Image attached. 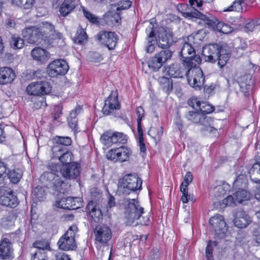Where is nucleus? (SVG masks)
Segmentation results:
<instances>
[{
  "label": "nucleus",
  "instance_id": "obj_1",
  "mask_svg": "<svg viewBox=\"0 0 260 260\" xmlns=\"http://www.w3.org/2000/svg\"><path fill=\"white\" fill-rule=\"evenodd\" d=\"M203 55L206 61L215 63L218 61L220 68L223 67L230 58V50L226 44H209L203 48Z\"/></svg>",
  "mask_w": 260,
  "mask_h": 260
},
{
  "label": "nucleus",
  "instance_id": "obj_2",
  "mask_svg": "<svg viewBox=\"0 0 260 260\" xmlns=\"http://www.w3.org/2000/svg\"><path fill=\"white\" fill-rule=\"evenodd\" d=\"M144 208L136 199H129L125 206L124 215L126 223L128 225H133L136 221L140 219L144 213Z\"/></svg>",
  "mask_w": 260,
  "mask_h": 260
},
{
  "label": "nucleus",
  "instance_id": "obj_3",
  "mask_svg": "<svg viewBox=\"0 0 260 260\" xmlns=\"http://www.w3.org/2000/svg\"><path fill=\"white\" fill-rule=\"evenodd\" d=\"M142 181L137 174H128L119 181V191L124 194H129L131 191L141 189Z\"/></svg>",
  "mask_w": 260,
  "mask_h": 260
},
{
  "label": "nucleus",
  "instance_id": "obj_4",
  "mask_svg": "<svg viewBox=\"0 0 260 260\" xmlns=\"http://www.w3.org/2000/svg\"><path fill=\"white\" fill-rule=\"evenodd\" d=\"M195 63L192 66L188 68L186 71V77L188 84L196 89H201L203 86L205 77L202 69Z\"/></svg>",
  "mask_w": 260,
  "mask_h": 260
},
{
  "label": "nucleus",
  "instance_id": "obj_5",
  "mask_svg": "<svg viewBox=\"0 0 260 260\" xmlns=\"http://www.w3.org/2000/svg\"><path fill=\"white\" fill-rule=\"evenodd\" d=\"M78 231L76 225H71L66 233L59 239L58 247L63 250H74L76 247L75 236Z\"/></svg>",
  "mask_w": 260,
  "mask_h": 260
},
{
  "label": "nucleus",
  "instance_id": "obj_6",
  "mask_svg": "<svg viewBox=\"0 0 260 260\" xmlns=\"http://www.w3.org/2000/svg\"><path fill=\"white\" fill-rule=\"evenodd\" d=\"M195 53V50L190 44L185 42L182 44L180 55L187 68L192 66L195 63L199 64L201 62L200 56L196 55Z\"/></svg>",
  "mask_w": 260,
  "mask_h": 260
},
{
  "label": "nucleus",
  "instance_id": "obj_7",
  "mask_svg": "<svg viewBox=\"0 0 260 260\" xmlns=\"http://www.w3.org/2000/svg\"><path fill=\"white\" fill-rule=\"evenodd\" d=\"M131 149L126 146H121L109 150L106 154L107 158L114 162H123L128 161L132 155Z\"/></svg>",
  "mask_w": 260,
  "mask_h": 260
},
{
  "label": "nucleus",
  "instance_id": "obj_8",
  "mask_svg": "<svg viewBox=\"0 0 260 260\" xmlns=\"http://www.w3.org/2000/svg\"><path fill=\"white\" fill-rule=\"evenodd\" d=\"M95 243L100 246H107L112 238V231L105 224L98 225L93 231Z\"/></svg>",
  "mask_w": 260,
  "mask_h": 260
},
{
  "label": "nucleus",
  "instance_id": "obj_9",
  "mask_svg": "<svg viewBox=\"0 0 260 260\" xmlns=\"http://www.w3.org/2000/svg\"><path fill=\"white\" fill-rule=\"evenodd\" d=\"M69 66L63 59H57L52 61L48 66L47 72L51 77L64 75L68 71Z\"/></svg>",
  "mask_w": 260,
  "mask_h": 260
},
{
  "label": "nucleus",
  "instance_id": "obj_10",
  "mask_svg": "<svg viewBox=\"0 0 260 260\" xmlns=\"http://www.w3.org/2000/svg\"><path fill=\"white\" fill-rule=\"evenodd\" d=\"M52 87L46 81L32 82L26 87L27 93L31 95H44L49 93L51 91Z\"/></svg>",
  "mask_w": 260,
  "mask_h": 260
},
{
  "label": "nucleus",
  "instance_id": "obj_11",
  "mask_svg": "<svg viewBox=\"0 0 260 260\" xmlns=\"http://www.w3.org/2000/svg\"><path fill=\"white\" fill-rule=\"evenodd\" d=\"M96 39L107 47L109 50L115 49L118 40V36L114 32L101 30L96 35Z\"/></svg>",
  "mask_w": 260,
  "mask_h": 260
},
{
  "label": "nucleus",
  "instance_id": "obj_12",
  "mask_svg": "<svg viewBox=\"0 0 260 260\" xmlns=\"http://www.w3.org/2000/svg\"><path fill=\"white\" fill-rule=\"evenodd\" d=\"M39 28L41 34H42L43 40L44 41L62 38V34L56 32L54 26L48 22H42Z\"/></svg>",
  "mask_w": 260,
  "mask_h": 260
},
{
  "label": "nucleus",
  "instance_id": "obj_13",
  "mask_svg": "<svg viewBox=\"0 0 260 260\" xmlns=\"http://www.w3.org/2000/svg\"><path fill=\"white\" fill-rule=\"evenodd\" d=\"M18 203L17 197L13 191L7 187H0V204L14 208Z\"/></svg>",
  "mask_w": 260,
  "mask_h": 260
},
{
  "label": "nucleus",
  "instance_id": "obj_14",
  "mask_svg": "<svg viewBox=\"0 0 260 260\" xmlns=\"http://www.w3.org/2000/svg\"><path fill=\"white\" fill-rule=\"evenodd\" d=\"M22 34L24 39L30 44H40L43 41L39 27L32 26L26 28L23 30Z\"/></svg>",
  "mask_w": 260,
  "mask_h": 260
},
{
  "label": "nucleus",
  "instance_id": "obj_15",
  "mask_svg": "<svg viewBox=\"0 0 260 260\" xmlns=\"http://www.w3.org/2000/svg\"><path fill=\"white\" fill-rule=\"evenodd\" d=\"M157 43L158 46L162 49L169 48L175 42L172 31L169 28L160 30L158 31Z\"/></svg>",
  "mask_w": 260,
  "mask_h": 260
},
{
  "label": "nucleus",
  "instance_id": "obj_16",
  "mask_svg": "<svg viewBox=\"0 0 260 260\" xmlns=\"http://www.w3.org/2000/svg\"><path fill=\"white\" fill-rule=\"evenodd\" d=\"M120 107V106L118 101L117 92L112 91L105 101L102 111L105 115H108L114 113L115 110L119 109Z\"/></svg>",
  "mask_w": 260,
  "mask_h": 260
},
{
  "label": "nucleus",
  "instance_id": "obj_17",
  "mask_svg": "<svg viewBox=\"0 0 260 260\" xmlns=\"http://www.w3.org/2000/svg\"><path fill=\"white\" fill-rule=\"evenodd\" d=\"M55 206L63 209L75 210L80 208L82 206V203L79 198H62L56 201Z\"/></svg>",
  "mask_w": 260,
  "mask_h": 260
},
{
  "label": "nucleus",
  "instance_id": "obj_18",
  "mask_svg": "<svg viewBox=\"0 0 260 260\" xmlns=\"http://www.w3.org/2000/svg\"><path fill=\"white\" fill-rule=\"evenodd\" d=\"M52 158L58 159L64 165L72 164L74 156L71 151L67 149H61L58 147H55L54 152H52Z\"/></svg>",
  "mask_w": 260,
  "mask_h": 260
},
{
  "label": "nucleus",
  "instance_id": "obj_19",
  "mask_svg": "<svg viewBox=\"0 0 260 260\" xmlns=\"http://www.w3.org/2000/svg\"><path fill=\"white\" fill-rule=\"evenodd\" d=\"M0 257L4 260L14 258L12 244L7 237L3 238L0 242Z\"/></svg>",
  "mask_w": 260,
  "mask_h": 260
},
{
  "label": "nucleus",
  "instance_id": "obj_20",
  "mask_svg": "<svg viewBox=\"0 0 260 260\" xmlns=\"http://www.w3.org/2000/svg\"><path fill=\"white\" fill-rule=\"evenodd\" d=\"M193 176L190 172H187L185 174L184 178V181L181 183L180 190L182 193L181 200L183 203H187L189 200L192 201L193 198L188 194V186L189 184L192 181Z\"/></svg>",
  "mask_w": 260,
  "mask_h": 260
},
{
  "label": "nucleus",
  "instance_id": "obj_21",
  "mask_svg": "<svg viewBox=\"0 0 260 260\" xmlns=\"http://www.w3.org/2000/svg\"><path fill=\"white\" fill-rule=\"evenodd\" d=\"M79 165L77 162L72 164L63 165L61 170V173L64 178L68 179H75L80 174Z\"/></svg>",
  "mask_w": 260,
  "mask_h": 260
},
{
  "label": "nucleus",
  "instance_id": "obj_22",
  "mask_svg": "<svg viewBox=\"0 0 260 260\" xmlns=\"http://www.w3.org/2000/svg\"><path fill=\"white\" fill-rule=\"evenodd\" d=\"M187 66L183 62L182 65L178 63H173L167 69V73L171 77L182 78L186 76V71L188 70Z\"/></svg>",
  "mask_w": 260,
  "mask_h": 260
},
{
  "label": "nucleus",
  "instance_id": "obj_23",
  "mask_svg": "<svg viewBox=\"0 0 260 260\" xmlns=\"http://www.w3.org/2000/svg\"><path fill=\"white\" fill-rule=\"evenodd\" d=\"M16 77L14 71L11 68H0V84L5 85L12 83Z\"/></svg>",
  "mask_w": 260,
  "mask_h": 260
},
{
  "label": "nucleus",
  "instance_id": "obj_24",
  "mask_svg": "<svg viewBox=\"0 0 260 260\" xmlns=\"http://www.w3.org/2000/svg\"><path fill=\"white\" fill-rule=\"evenodd\" d=\"M251 222L250 217L243 211H239L236 214L234 223L238 228H244Z\"/></svg>",
  "mask_w": 260,
  "mask_h": 260
},
{
  "label": "nucleus",
  "instance_id": "obj_25",
  "mask_svg": "<svg viewBox=\"0 0 260 260\" xmlns=\"http://www.w3.org/2000/svg\"><path fill=\"white\" fill-rule=\"evenodd\" d=\"M72 140L69 137H62L56 136L52 139L53 144L52 147V151L54 152L55 147H58L61 149H67V146L72 144Z\"/></svg>",
  "mask_w": 260,
  "mask_h": 260
},
{
  "label": "nucleus",
  "instance_id": "obj_26",
  "mask_svg": "<svg viewBox=\"0 0 260 260\" xmlns=\"http://www.w3.org/2000/svg\"><path fill=\"white\" fill-rule=\"evenodd\" d=\"M146 32L147 34V41L148 42L146 46V51L148 53H152L155 49V40L154 38V26L151 23L149 24V26L146 29Z\"/></svg>",
  "mask_w": 260,
  "mask_h": 260
},
{
  "label": "nucleus",
  "instance_id": "obj_27",
  "mask_svg": "<svg viewBox=\"0 0 260 260\" xmlns=\"http://www.w3.org/2000/svg\"><path fill=\"white\" fill-rule=\"evenodd\" d=\"M209 223L216 232L223 231L226 226L224 218L220 214H216L212 217L209 220Z\"/></svg>",
  "mask_w": 260,
  "mask_h": 260
},
{
  "label": "nucleus",
  "instance_id": "obj_28",
  "mask_svg": "<svg viewBox=\"0 0 260 260\" xmlns=\"http://www.w3.org/2000/svg\"><path fill=\"white\" fill-rule=\"evenodd\" d=\"M76 4L74 0H64L59 7V13L61 16L66 17L71 13L76 8Z\"/></svg>",
  "mask_w": 260,
  "mask_h": 260
},
{
  "label": "nucleus",
  "instance_id": "obj_29",
  "mask_svg": "<svg viewBox=\"0 0 260 260\" xmlns=\"http://www.w3.org/2000/svg\"><path fill=\"white\" fill-rule=\"evenodd\" d=\"M86 208L89 211L90 216L95 222H99L102 218L103 214L101 209L93 201H91L88 203Z\"/></svg>",
  "mask_w": 260,
  "mask_h": 260
},
{
  "label": "nucleus",
  "instance_id": "obj_30",
  "mask_svg": "<svg viewBox=\"0 0 260 260\" xmlns=\"http://www.w3.org/2000/svg\"><path fill=\"white\" fill-rule=\"evenodd\" d=\"M158 81L160 88L165 92L169 94L173 89V80L168 77H160Z\"/></svg>",
  "mask_w": 260,
  "mask_h": 260
},
{
  "label": "nucleus",
  "instance_id": "obj_31",
  "mask_svg": "<svg viewBox=\"0 0 260 260\" xmlns=\"http://www.w3.org/2000/svg\"><path fill=\"white\" fill-rule=\"evenodd\" d=\"M31 55L34 59L42 62L47 60L49 57L48 53L40 47L34 48L31 52Z\"/></svg>",
  "mask_w": 260,
  "mask_h": 260
},
{
  "label": "nucleus",
  "instance_id": "obj_32",
  "mask_svg": "<svg viewBox=\"0 0 260 260\" xmlns=\"http://www.w3.org/2000/svg\"><path fill=\"white\" fill-rule=\"evenodd\" d=\"M22 176V172L21 170L16 169L10 171L8 168V170L6 171V174L2 178H4L8 176L12 183H17L20 181Z\"/></svg>",
  "mask_w": 260,
  "mask_h": 260
},
{
  "label": "nucleus",
  "instance_id": "obj_33",
  "mask_svg": "<svg viewBox=\"0 0 260 260\" xmlns=\"http://www.w3.org/2000/svg\"><path fill=\"white\" fill-rule=\"evenodd\" d=\"M249 173L253 182L260 183V164L255 163L249 170Z\"/></svg>",
  "mask_w": 260,
  "mask_h": 260
},
{
  "label": "nucleus",
  "instance_id": "obj_34",
  "mask_svg": "<svg viewBox=\"0 0 260 260\" xmlns=\"http://www.w3.org/2000/svg\"><path fill=\"white\" fill-rule=\"evenodd\" d=\"M185 117L188 120L196 123H202L205 118V116L201 113L193 111H189Z\"/></svg>",
  "mask_w": 260,
  "mask_h": 260
},
{
  "label": "nucleus",
  "instance_id": "obj_35",
  "mask_svg": "<svg viewBox=\"0 0 260 260\" xmlns=\"http://www.w3.org/2000/svg\"><path fill=\"white\" fill-rule=\"evenodd\" d=\"M186 16L192 18H198L202 20L206 21V23L208 25H212L213 23H215L212 20L209 18V17L206 15L203 14L199 11H196L193 12H187L185 13Z\"/></svg>",
  "mask_w": 260,
  "mask_h": 260
},
{
  "label": "nucleus",
  "instance_id": "obj_36",
  "mask_svg": "<svg viewBox=\"0 0 260 260\" xmlns=\"http://www.w3.org/2000/svg\"><path fill=\"white\" fill-rule=\"evenodd\" d=\"M234 196L237 202L242 203L243 202L248 201L250 199V194L245 189H240L234 194Z\"/></svg>",
  "mask_w": 260,
  "mask_h": 260
},
{
  "label": "nucleus",
  "instance_id": "obj_37",
  "mask_svg": "<svg viewBox=\"0 0 260 260\" xmlns=\"http://www.w3.org/2000/svg\"><path fill=\"white\" fill-rule=\"evenodd\" d=\"M10 45L13 49H19L24 47V43L22 39L18 36L14 35L11 37L10 40Z\"/></svg>",
  "mask_w": 260,
  "mask_h": 260
},
{
  "label": "nucleus",
  "instance_id": "obj_38",
  "mask_svg": "<svg viewBox=\"0 0 260 260\" xmlns=\"http://www.w3.org/2000/svg\"><path fill=\"white\" fill-rule=\"evenodd\" d=\"M33 198L36 201H42L46 196V193L43 188L41 186L36 187L32 190Z\"/></svg>",
  "mask_w": 260,
  "mask_h": 260
},
{
  "label": "nucleus",
  "instance_id": "obj_39",
  "mask_svg": "<svg viewBox=\"0 0 260 260\" xmlns=\"http://www.w3.org/2000/svg\"><path fill=\"white\" fill-rule=\"evenodd\" d=\"M244 5V0H236L232 5L226 9L224 10V12L227 11H242L243 6Z\"/></svg>",
  "mask_w": 260,
  "mask_h": 260
},
{
  "label": "nucleus",
  "instance_id": "obj_40",
  "mask_svg": "<svg viewBox=\"0 0 260 260\" xmlns=\"http://www.w3.org/2000/svg\"><path fill=\"white\" fill-rule=\"evenodd\" d=\"M162 63L158 60L156 56H154L148 62V65L149 69L153 71H157L162 66Z\"/></svg>",
  "mask_w": 260,
  "mask_h": 260
},
{
  "label": "nucleus",
  "instance_id": "obj_41",
  "mask_svg": "<svg viewBox=\"0 0 260 260\" xmlns=\"http://www.w3.org/2000/svg\"><path fill=\"white\" fill-rule=\"evenodd\" d=\"M172 55V51L169 50H166L160 51L155 55V56L163 63L171 58Z\"/></svg>",
  "mask_w": 260,
  "mask_h": 260
},
{
  "label": "nucleus",
  "instance_id": "obj_42",
  "mask_svg": "<svg viewBox=\"0 0 260 260\" xmlns=\"http://www.w3.org/2000/svg\"><path fill=\"white\" fill-rule=\"evenodd\" d=\"M216 29L220 32L228 34L231 32L233 29L229 24L224 23L223 22H218L216 24Z\"/></svg>",
  "mask_w": 260,
  "mask_h": 260
},
{
  "label": "nucleus",
  "instance_id": "obj_43",
  "mask_svg": "<svg viewBox=\"0 0 260 260\" xmlns=\"http://www.w3.org/2000/svg\"><path fill=\"white\" fill-rule=\"evenodd\" d=\"M33 246L37 248V251H44L45 250H50V247L49 242L45 240L38 241L34 243Z\"/></svg>",
  "mask_w": 260,
  "mask_h": 260
},
{
  "label": "nucleus",
  "instance_id": "obj_44",
  "mask_svg": "<svg viewBox=\"0 0 260 260\" xmlns=\"http://www.w3.org/2000/svg\"><path fill=\"white\" fill-rule=\"evenodd\" d=\"M76 40L79 44H82L87 40V36L86 31L83 28L77 30L76 35Z\"/></svg>",
  "mask_w": 260,
  "mask_h": 260
},
{
  "label": "nucleus",
  "instance_id": "obj_45",
  "mask_svg": "<svg viewBox=\"0 0 260 260\" xmlns=\"http://www.w3.org/2000/svg\"><path fill=\"white\" fill-rule=\"evenodd\" d=\"M125 135H124L122 133H112V144H116L117 143H124L126 141L125 137Z\"/></svg>",
  "mask_w": 260,
  "mask_h": 260
},
{
  "label": "nucleus",
  "instance_id": "obj_46",
  "mask_svg": "<svg viewBox=\"0 0 260 260\" xmlns=\"http://www.w3.org/2000/svg\"><path fill=\"white\" fill-rule=\"evenodd\" d=\"M199 108H200L201 113L203 115L211 113L214 110V108L211 105L206 102H201V105L199 106Z\"/></svg>",
  "mask_w": 260,
  "mask_h": 260
},
{
  "label": "nucleus",
  "instance_id": "obj_47",
  "mask_svg": "<svg viewBox=\"0 0 260 260\" xmlns=\"http://www.w3.org/2000/svg\"><path fill=\"white\" fill-rule=\"evenodd\" d=\"M112 133L106 132L104 133L101 137V142L106 146L110 147L112 145Z\"/></svg>",
  "mask_w": 260,
  "mask_h": 260
},
{
  "label": "nucleus",
  "instance_id": "obj_48",
  "mask_svg": "<svg viewBox=\"0 0 260 260\" xmlns=\"http://www.w3.org/2000/svg\"><path fill=\"white\" fill-rule=\"evenodd\" d=\"M213 0H189V3L190 6L194 9V11H198L197 8L201 10V7L203 3H210L212 2Z\"/></svg>",
  "mask_w": 260,
  "mask_h": 260
},
{
  "label": "nucleus",
  "instance_id": "obj_49",
  "mask_svg": "<svg viewBox=\"0 0 260 260\" xmlns=\"http://www.w3.org/2000/svg\"><path fill=\"white\" fill-rule=\"evenodd\" d=\"M83 12L84 16L88 19L90 22L97 24L99 23L98 17L95 16L94 14L91 13L90 12L87 11L84 8H83Z\"/></svg>",
  "mask_w": 260,
  "mask_h": 260
},
{
  "label": "nucleus",
  "instance_id": "obj_50",
  "mask_svg": "<svg viewBox=\"0 0 260 260\" xmlns=\"http://www.w3.org/2000/svg\"><path fill=\"white\" fill-rule=\"evenodd\" d=\"M56 174L51 172H46L44 173L41 176V180L43 181L46 180L49 182H52L55 178Z\"/></svg>",
  "mask_w": 260,
  "mask_h": 260
},
{
  "label": "nucleus",
  "instance_id": "obj_51",
  "mask_svg": "<svg viewBox=\"0 0 260 260\" xmlns=\"http://www.w3.org/2000/svg\"><path fill=\"white\" fill-rule=\"evenodd\" d=\"M31 260H47L46 252L44 251H37L32 254Z\"/></svg>",
  "mask_w": 260,
  "mask_h": 260
},
{
  "label": "nucleus",
  "instance_id": "obj_52",
  "mask_svg": "<svg viewBox=\"0 0 260 260\" xmlns=\"http://www.w3.org/2000/svg\"><path fill=\"white\" fill-rule=\"evenodd\" d=\"M48 167V168L51 171V172H53L55 173L58 172L59 171H61V170L60 164L58 163L54 162L53 161H50L49 162Z\"/></svg>",
  "mask_w": 260,
  "mask_h": 260
},
{
  "label": "nucleus",
  "instance_id": "obj_53",
  "mask_svg": "<svg viewBox=\"0 0 260 260\" xmlns=\"http://www.w3.org/2000/svg\"><path fill=\"white\" fill-rule=\"evenodd\" d=\"M236 202L237 201H235V197L232 196H229L222 200V204L225 205V206H232L234 204H236Z\"/></svg>",
  "mask_w": 260,
  "mask_h": 260
},
{
  "label": "nucleus",
  "instance_id": "obj_54",
  "mask_svg": "<svg viewBox=\"0 0 260 260\" xmlns=\"http://www.w3.org/2000/svg\"><path fill=\"white\" fill-rule=\"evenodd\" d=\"M212 252L213 248L212 246V242L209 241L208 242V244L206 248V255L207 260H212Z\"/></svg>",
  "mask_w": 260,
  "mask_h": 260
},
{
  "label": "nucleus",
  "instance_id": "obj_55",
  "mask_svg": "<svg viewBox=\"0 0 260 260\" xmlns=\"http://www.w3.org/2000/svg\"><path fill=\"white\" fill-rule=\"evenodd\" d=\"M82 111V107L81 106H78L76 108L73 110L68 117V119H77V116Z\"/></svg>",
  "mask_w": 260,
  "mask_h": 260
},
{
  "label": "nucleus",
  "instance_id": "obj_56",
  "mask_svg": "<svg viewBox=\"0 0 260 260\" xmlns=\"http://www.w3.org/2000/svg\"><path fill=\"white\" fill-rule=\"evenodd\" d=\"M132 5V2L129 0L120 2L119 4V7L117 8V10L128 9Z\"/></svg>",
  "mask_w": 260,
  "mask_h": 260
},
{
  "label": "nucleus",
  "instance_id": "obj_57",
  "mask_svg": "<svg viewBox=\"0 0 260 260\" xmlns=\"http://www.w3.org/2000/svg\"><path fill=\"white\" fill-rule=\"evenodd\" d=\"M150 222V216H143L142 218L139 219L137 221L136 223L134 224V226H136L138 224H140L142 225H148Z\"/></svg>",
  "mask_w": 260,
  "mask_h": 260
},
{
  "label": "nucleus",
  "instance_id": "obj_58",
  "mask_svg": "<svg viewBox=\"0 0 260 260\" xmlns=\"http://www.w3.org/2000/svg\"><path fill=\"white\" fill-rule=\"evenodd\" d=\"M257 27L254 20H251L249 22L247 23L245 26V30L247 32L253 31Z\"/></svg>",
  "mask_w": 260,
  "mask_h": 260
},
{
  "label": "nucleus",
  "instance_id": "obj_59",
  "mask_svg": "<svg viewBox=\"0 0 260 260\" xmlns=\"http://www.w3.org/2000/svg\"><path fill=\"white\" fill-rule=\"evenodd\" d=\"M8 170L7 164L0 159V179L6 174Z\"/></svg>",
  "mask_w": 260,
  "mask_h": 260
},
{
  "label": "nucleus",
  "instance_id": "obj_60",
  "mask_svg": "<svg viewBox=\"0 0 260 260\" xmlns=\"http://www.w3.org/2000/svg\"><path fill=\"white\" fill-rule=\"evenodd\" d=\"M52 183L57 189L64 184L63 180L57 175Z\"/></svg>",
  "mask_w": 260,
  "mask_h": 260
},
{
  "label": "nucleus",
  "instance_id": "obj_61",
  "mask_svg": "<svg viewBox=\"0 0 260 260\" xmlns=\"http://www.w3.org/2000/svg\"><path fill=\"white\" fill-rule=\"evenodd\" d=\"M201 102L197 98H192L188 101V105L193 108H198L201 105Z\"/></svg>",
  "mask_w": 260,
  "mask_h": 260
},
{
  "label": "nucleus",
  "instance_id": "obj_62",
  "mask_svg": "<svg viewBox=\"0 0 260 260\" xmlns=\"http://www.w3.org/2000/svg\"><path fill=\"white\" fill-rule=\"evenodd\" d=\"M137 115V121H141L144 115V110L141 107H139L136 109Z\"/></svg>",
  "mask_w": 260,
  "mask_h": 260
},
{
  "label": "nucleus",
  "instance_id": "obj_63",
  "mask_svg": "<svg viewBox=\"0 0 260 260\" xmlns=\"http://www.w3.org/2000/svg\"><path fill=\"white\" fill-rule=\"evenodd\" d=\"M255 241L260 245V227L255 229L253 232Z\"/></svg>",
  "mask_w": 260,
  "mask_h": 260
},
{
  "label": "nucleus",
  "instance_id": "obj_64",
  "mask_svg": "<svg viewBox=\"0 0 260 260\" xmlns=\"http://www.w3.org/2000/svg\"><path fill=\"white\" fill-rule=\"evenodd\" d=\"M56 260H71L69 256L64 253L59 252L56 254Z\"/></svg>",
  "mask_w": 260,
  "mask_h": 260
}]
</instances>
